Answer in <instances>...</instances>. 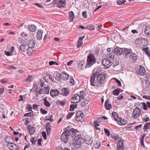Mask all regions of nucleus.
I'll list each match as a JSON object with an SVG mask.
<instances>
[{
	"instance_id": "obj_1",
	"label": "nucleus",
	"mask_w": 150,
	"mask_h": 150,
	"mask_svg": "<svg viewBox=\"0 0 150 150\" xmlns=\"http://www.w3.org/2000/svg\"><path fill=\"white\" fill-rule=\"evenodd\" d=\"M106 77L105 74L100 73L99 71H96L93 74L91 77V85L93 86H101Z\"/></svg>"
},
{
	"instance_id": "obj_2",
	"label": "nucleus",
	"mask_w": 150,
	"mask_h": 150,
	"mask_svg": "<svg viewBox=\"0 0 150 150\" xmlns=\"http://www.w3.org/2000/svg\"><path fill=\"white\" fill-rule=\"evenodd\" d=\"M46 83L44 80L41 79H39L37 82H35L34 83L33 88V89L30 90V91H34L36 92H37L38 88L40 89V88H43L47 86Z\"/></svg>"
},
{
	"instance_id": "obj_3",
	"label": "nucleus",
	"mask_w": 150,
	"mask_h": 150,
	"mask_svg": "<svg viewBox=\"0 0 150 150\" xmlns=\"http://www.w3.org/2000/svg\"><path fill=\"white\" fill-rule=\"evenodd\" d=\"M135 43L137 47L142 49L146 47L148 44L147 40L142 38H139L136 40Z\"/></svg>"
},
{
	"instance_id": "obj_4",
	"label": "nucleus",
	"mask_w": 150,
	"mask_h": 150,
	"mask_svg": "<svg viewBox=\"0 0 150 150\" xmlns=\"http://www.w3.org/2000/svg\"><path fill=\"white\" fill-rule=\"evenodd\" d=\"M96 62V60L94 55L91 54H89L87 57V63L85 68L91 67Z\"/></svg>"
},
{
	"instance_id": "obj_5",
	"label": "nucleus",
	"mask_w": 150,
	"mask_h": 150,
	"mask_svg": "<svg viewBox=\"0 0 150 150\" xmlns=\"http://www.w3.org/2000/svg\"><path fill=\"white\" fill-rule=\"evenodd\" d=\"M69 129V127L64 128V132L61 136V140L64 143H66L67 142L68 139L69 137L68 134V133H67V131H68Z\"/></svg>"
},
{
	"instance_id": "obj_6",
	"label": "nucleus",
	"mask_w": 150,
	"mask_h": 150,
	"mask_svg": "<svg viewBox=\"0 0 150 150\" xmlns=\"http://www.w3.org/2000/svg\"><path fill=\"white\" fill-rule=\"evenodd\" d=\"M66 0H54L53 2L54 4H56L57 6L61 8L64 7L66 4Z\"/></svg>"
},
{
	"instance_id": "obj_7",
	"label": "nucleus",
	"mask_w": 150,
	"mask_h": 150,
	"mask_svg": "<svg viewBox=\"0 0 150 150\" xmlns=\"http://www.w3.org/2000/svg\"><path fill=\"white\" fill-rule=\"evenodd\" d=\"M141 114L140 109L138 107L134 109L132 114V117L134 119H137Z\"/></svg>"
},
{
	"instance_id": "obj_8",
	"label": "nucleus",
	"mask_w": 150,
	"mask_h": 150,
	"mask_svg": "<svg viewBox=\"0 0 150 150\" xmlns=\"http://www.w3.org/2000/svg\"><path fill=\"white\" fill-rule=\"evenodd\" d=\"M136 72L138 74L142 76H144L146 73L144 68L141 65L138 66L136 68Z\"/></svg>"
},
{
	"instance_id": "obj_9",
	"label": "nucleus",
	"mask_w": 150,
	"mask_h": 150,
	"mask_svg": "<svg viewBox=\"0 0 150 150\" xmlns=\"http://www.w3.org/2000/svg\"><path fill=\"white\" fill-rule=\"evenodd\" d=\"M50 88L49 86H47L43 88H40V90L38 91L39 94H48L49 93Z\"/></svg>"
},
{
	"instance_id": "obj_10",
	"label": "nucleus",
	"mask_w": 150,
	"mask_h": 150,
	"mask_svg": "<svg viewBox=\"0 0 150 150\" xmlns=\"http://www.w3.org/2000/svg\"><path fill=\"white\" fill-rule=\"evenodd\" d=\"M67 127L69 128V129L67 131V133L69 137H72L76 134V133L78 132V130L75 129L73 128H70L69 126H68Z\"/></svg>"
},
{
	"instance_id": "obj_11",
	"label": "nucleus",
	"mask_w": 150,
	"mask_h": 150,
	"mask_svg": "<svg viewBox=\"0 0 150 150\" xmlns=\"http://www.w3.org/2000/svg\"><path fill=\"white\" fill-rule=\"evenodd\" d=\"M102 63L106 69L108 68L112 64L111 62L107 58H105L103 59Z\"/></svg>"
},
{
	"instance_id": "obj_12",
	"label": "nucleus",
	"mask_w": 150,
	"mask_h": 150,
	"mask_svg": "<svg viewBox=\"0 0 150 150\" xmlns=\"http://www.w3.org/2000/svg\"><path fill=\"white\" fill-rule=\"evenodd\" d=\"M79 95L75 94L71 99V103H72L76 104L78 103L81 99Z\"/></svg>"
},
{
	"instance_id": "obj_13",
	"label": "nucleus",
	"mask_w": 150,
	"mask_h": 150,
	"mask_svg": "<svg viewBox=\"0 0 150 150\" xmlns=\"http://www.w3.org/2000/svg\"><path fill=\"white\" fill-rule=\"evenodd\" d=\"M76 144L80 145L83 142V139L81 138V135H78L76 136L75 137Z\"/></svg>"
},
{
	"instance_id": "obj_14",
	"label": "nucleus",
	"mask_w": 150,
	"mask_h": 150,
	"mask_svg": "<svg viewBox=\"0 0 150 150\" xmlns=\"http://www.w3.org/2000/svg\"><path fill=\"white\" fill-rule=\"evenodd\" d=\"M138 57L136 54L132 53L130 54L128 59L131 62H134L136 60Z\"/></svg>"
},
{
	"instance_id": "obj_15",
	"label": "nucleus",
	"mask_w": 150,
	"mask_h": 150,
	"mask_svg": "<svg viewBox=\"0 0 150 150\" xmlns=\"http://www.w3.org/2000/svg\"><path fill=\"white\" fill-rule=\"evenodd\" d=\"M123 49L119 47H117L114 51V53L115 54L118 55H120L123 53Z\"/></svg>"
},
{
	"instance_id": "obj_16",
	"label": "nucleus",
	"mask_w": 150,
	"mask_h": 150,
	"mask_svg": "<svg viewBox=\"0 0 150 150\" xmlns=\"http://www.w3.org/2000/svg\"><path fill=\"white\" fill-rule=\"evenodd\" d=\"M123 50V52L124 54L125 55V57L128 59L130 54L132 53L131 52L132 50L130 49L124 48Z\"/></svg>"
},
{
	"instance_id": "obj_17",
	"label": "nucleus",
	"mask_w": 150,
	"mask_h": 150,
	"mask_svg": "<svg viewBox=\"0 0 150 150\" xmlns=\"http://www.w3.org/2000/svg\"><path fill=\"white\" fill-rule=\"evenodd\" d=\"M7 146L11 150H17L18 149V146L14 143L7 144Z\"/></svg>"
},
{
	"instance_id": "obj_18",
	"label": "nucleus",
	"mask_w": 150,
	"mask_h": 150,
	"mask_svg": "<svg viewBox=\"0 0 150 150\" xmlns=\"http://www.w3.org/2000/svg\"><path fill=\"white\" fill-rule=\"evenodd\" d=\"M83 113L81 111L77 112L76 115V120L77 121H79L82 120L83 117Z\"/></svg>"
},
{
	"instance_id": "obj_19",
	"label": "nucleus",
	"mask_w": 150,
	"mask_h": 150,
	"mask_svg": "<svg viewBox=\"0 0 150 150\" xmlns=\"http://www.w3.org/2000/svg\"><path fill=\"white\" fill-rule=\"evenodd\" d=\"M124 141L123 140L118 141V143L117 145V148L118 150H123L124 149L125 145L124 144Z\"/></svg>"
},
{
	"instance_id": "obj_20",
	"label": "nucleus",
	"mask_w": 150,
	"mask_h": 150,
	"mask_svg": "<svg viewBox=\"0 0 150 150\" xmlns=\"http://www.w3.org/2000/svg\"><path fill=\"white\" fill-rule=\"evenodd\" d=\"M59 91L57 89H52L50 90V94L53 98H54L58 95Z\"/></svg>"
},
{
	"instance_id": "obj_21",
	"label": "nucleus",
	"mask_w": 150,
	"mask_h": 150,
	"mask_svg": "<svg viewBox=\"0 0 150 150\" xmlns=\"http://www.w3.org/2000/svg\"><path fill=\"white\" fill-rule=\"evenodd\" d=\"M27 47L29 48H33L35 46V41L33 40H28V41Z\"/></svg>"
},
{
	"instance_id": "obj_22",
	"label": "nucleus",
	"mask_w": 150,
	"mask_h": 150,
	"mask_svg": "<svg viewBox=\"0 0 150 150\" xmlns=\"http://www.w3.org/2000/svg\"><path fill=\"white\" fill-rule=\"evenodd\" d=\"M5 141L8 143V144L13 143L14 142V139L10 136H6L5 139Z\"/></svg>"
},
{
	"instance_id": "obj_23",
	"label": "nucleus",
	"mask_w": 150,
	"mask_h": 150,
	"mask_svg": "<svg viewBox=\"0 0 150 150\" xmlns=\"http://www.w3.org/2000/svg\"><path fill=\"white\" fill-rule=\"evenodd\" d=\"M142 50L145 52V54L149 57H150V50L149 48L147 46L142 48Z\"/></svg>"
},
{
	"instance_id": "obj_24",
	"label": "nucleus",
	"mask_w": 150,
	"mask_h": 150,
	"mask_svg": "<svg viewBox=\"0 0 150 150\" xmlns=\"http://www.w3.org/2000/svg\"><path fill=\"white\" fill-rule=\"evenodd\" d=\"M81 107H83L86 105L88 103V100L86 98L81 99Z\"/></svg>"
},
{
	"instance_id": "obj_25",
	"label": "nucleus",
	"mask_w": 150,
	"mask_h": 150,
	"mask_svg": "<svg viewBox=\"0 0 150 150\" xmlns=\"http://www.w3.org/2000/svg\"><path fill=\"white\" fill-rule=\"evenodd\" d=\"M19 40L20 42L21 45H23V46L27 47V42H28V40L27 39H26L25 40H23V39L21 38Z\"/></svg>"
},
{
	"instance_id": "obj_26",
	"label": "nucleus",
	"mask_w": 150,
	"mask_h": 150,
	"mask_svg": "<svg viewBox=\"0 0 150 150\" xmlns=\"http://www.w3.org/2000/svg\"><path fill=\"white\" fill-rule=\"evenodd\" d=\"M69 92L66 88H63L61 90V94L64 96H67L69 94Z\"/></svg>"
},
{
	"instance_id": "obj_27",
	"label": "nucleus",
	"mask_w": 150,
	"mask_h": 150,
	"mask_svg": "<svg viewBox=\"0 0 150 150\" xmlns=\"http://www.w3.org/2000/svg\"><path fill=\"white\" fill-rule=\"evenodd\" d=\"M147 105L146 103H142V106L143 108V109L144 110H146L147 107L150 108V103L149 102H147Z\"/></svg>"
},
{
	"instance_id": "obj_28",
	"label": "nucleus",
	"mask_w": 150,
	"mask_h": 150,
	"mask_svg": "<svg viewBox=\"0 0 150 150\" xmlns=\"http://www.w3.org/2000/svg\"><path fill=\"white\" fill-rule=\"evenodd\" d=\"M28 129L31 135L33 134L35 131V128L34 127H32L31 126L28 125Z\"/></svg>"
},
{
	"instance_id": "obj_29",
	"label": "nucleus",
	"mask_w": 150,
	"mask_h": 150,
	"mask_svg": "<svg viewBox=\"0 0 150 150\" xmlns=\"http://www.w3.org/2000/svg\"><path fill=\"white\" fill-rule=\"evenodd\" d=\"M45 128L47 134H48L50 132L51 130V126L49 122H47L45 125Z\"/></svg>"
},
{
	"instance_id": "obj_30",
	"label": "nucleus",
	"mask_w": 150,
	"mask_h": 150,
	"mask_svg": "<svg viewBox=\"0 0 150 150\" xmlns=\"http://www.w3.org/2000/svg\"><path fill=\"white\" fill-rule=\"evenodd\" d=\"M69 19L70 22H71L73 21V19L75 17V15L72 11L69 12Z\"/></svg>"
},
{
	"instance_id": "obj_31",
	"label": "nucleus",
	"mask_w": 150,
	"mask_h": 150,
	"mask_svg": "<svg viewBox=\"0 0 150 150\" xmlns=\"http://www.w3.org/2000/svg\"><path fill=\"white\" fill-rule=\"evenodd\" d=\"M42 32L39 30H38L37 33V38L38 40H41L42 38Z\"/></svg>"
},
{
	"instance_id": "obj_32",
	"label": "nucleus",
	"mask_w": 150,
	"mask_h": 150,
	"mask_svg": "<svg viewBox=\"0 0 150 150\" xmlns=\"http://www.w3.org/2000/svg\"><path fill=\"white\" fill-rule=\"evenodd\" d=\"M85 36H83L82 37H80L79 38L78 41V43L77 45V47H79L82 45L83 43V39L84 38Z\"/></svg>"
},
{
	"instance_id": "obj_33",
	"label": "nucleus",
	"mask_w": 150,
	"mask_h": 150,
	"mask_svg": "<svg viewBox=\"0 0 150 150\" xmlns=\"http://www.w3.org/2000/svg\"><path fill=\"white\" fill-rule=\"evenodd\" d=\"M61 76L63 80H66L68 79L69 77V75L66 73H62L61 74Z\"/></svg>"
},
{
	"instance_id": "obj_34",
	"label": "nucleus",
	"mask_w": 150,
	"mask_h": 150,
	"mask_svg": "<svg viewBox=\"0 0 150 150\" xmlns=\"http://www.w3.org/2000/svg\"><path fill=\"white\" fill-rule=\"evenodd\" d=\"M109 101L108 100H106L105 103V106L106 109L107 110H110L112 108L111 105L108 102Z\"/></svg>"
},
{
	"instance_id": "obj_35",
	"label": "nucleus",
	"mask_w": 150,
	"mask_h": 150,
	"mask_svg": "<svg viewBox=\"0 0 150 150\" xmlns=\"http://www.w3.org/2000/svg\"><path fill=\"white\" fill-rule=\"evenodd\" d=\"M117 121L120 122L119 124L120 125H124L127 123V121L124 119L122 120L121 117H119Z\"/></svg>"
},
{
	"instance_id": "obj_36",
	"label": "nucleus",
	"mask_w": 150,
	"mask_h": 150,
	"mask_svg": "<svg viewBox=\"0 0 150 150\" xmlns=\"http://www.w3.org/2000/svg\"><path fill=\"white\" fill-rule=\"evenodd\" d=\"M86 95L85 91H80L79 95V97L80 98V99L81 100V99L86 98H85Z\"/></svg>"
},
{
	"instance_id": "obj_37",
	"label": "nucleus",
	"mask_w": 150,
	"mask_h": 150,
	"mask_svg": "<svg viewBox=\"0 0 150 150\" xmlns=\"http://www.w3.org/2000/svg\"><path fill=\"white\" fill-rule=\"evenodd\" d=\"M28 29L30 31L32 32L35 31L36 29L35 25H33L29 26Z\"/></svg>"
},
{
	"instance_id": "obj_38",
	"label": "nucleus",
	"mask_w": 150,
	"mask_h": 150,
	"mask_svg": "<svg viewBox=\"0 0 150 150\" xmlns=\"http://www.w3.org/2000/svg\"><path fill=\"white\" fill-rule=\"evenodd\" d=\"M112 116L114 118L115 120L117 121L118 120L119 118L118 115L116 112H113L112 113Z\"/></svg>"
},
{
	"instance_id": "obj_39",
	"label": "nucleus",
	"mask_w": 150,
	"mask_h": 150,
	"mask_svg": "<svg viewBox=\"0 0 150 150\" xmlns=\"http://www.w3.org/2000/svg\"><path fill=\"white\" fill-rule=\"evenodd\" d=\"M61 75L60 74H57V75H56V76L54 77L55 80L54 81H60L61 80Z\"/></svg>"
},
{
	"instance_id": "obj_40",
	"label": "nucleus",
	"mask_w": 150,
	"mask_h": 150,
	"mask_svg": "<svg viewBox=\"0 0 150 150\" xmlns=\"http://www.w3.org/2000/svg\"><path fill=\"white\" fill-rule=\"evenodd\" d=\"M120 91V89H115L113 91L112 94L115 96H117L119 94Z\"/></svg>"
},
{
	"instance_id": "obj_41",
	"label": "nucleus",
	"mask_w": 150,
	"mask_h": 150,
	"mask_svg": "<svg viewBox=\"0 0 150 150\" xmlns=\"http://www.w3.org/2000/svg\"><path fill=\"white\" fill-rule=\"evenodd\" d=\"M84 63V61L81 60L79 62L78 64V68L80 69L81 70L82 67Z\"/></svg>"
},
{
	"instance_id": "obj_42",
	"label": "nucleus",
	"mask_w": 150,
	"mask_h": 150,
	"mask_svg": "<svg viewBox=\"0 0 150 150\" xmlns=\"http://www.w3.org/2000/svg\"><path fill=\"white\" fill-rule=\"evenodd\" d=\"M144 32L147 35L150 36V26H148L146 28Z\"/></svg>"
},
{
	"instance_id": "obj_43",
	"label": "nucleus",
	"mask_w": 150,
	"mask_h": 150,
	"mask_svg": "<svg viewBox=\"0 0 150 150\" xmlns=\"http://www.w3.org/2000/svg\"><path fill=\"white\" fill-rule=\"evenodd\" d=\"M33 48L28 47L27 50V52L28 54L29 55H31L33 53L34 50H33Z\"/></svg>"
},
{
	"instance_id": "obj_44",
	"label": "nucleus",
	"mask_w": 150,
	"mask_h": 150,
	"mask_svg": "<svg viewBox=\"0 0 150 150\" xmlns=\"http://www.w3.org/2000/svg\"><path fill=\"white\" fill-rule=\"evenodd\" d=\"M90 13L89 11L87 12L86 11H83L82 13V16L83 17L85 18H87L88 14L90 15Z\"/></svg>"
},
{
	"instance_id": "obj_45",
	"label": "nucleus",
	"mask_w": 150,
	"mask_h": 150,
	"mask_svg": "<svg viewBox=\"0 0 150 150\" xmlns=\"http://www.w3.org/2000/svg\"><path fill=\"white\" fill-rule=\"evenodd\" d=\"M44 102L43 103L44 105L47 107H49L50 106V103L47 100V98H45L44 99Z\"/></svg>"
},
{
	"instance_id": "obj_46",
	"label": "nucleus",
	"mask_w": 150,
	"mask_h": 150,
	"mask_svg": "<svg viewBox=\"0 0 150 150\" xmlns=\"http://www.w3.org/2000/svg\"><path fill=\"white\" fill-rule=\"evenodd\" d=\"M34 116V114L33 113V112L25 113L24 115V116L25 117H33Z\"/></svg>"
},
{
	"instance_id": "obj_47",
	"label": "nucleus",
	"mask_w": 150,
	"mask_h": 150,
	"mask_svg": "<svg viewBox=\"0 0 150 150\" xmlns=\"http://www.w3.org/2000/svg\"><path fill=\"white\" fill-rule=\"evenodd\" d=\"M53 117L52 115H49L48 116H47L46 117V120L50 121V122H52L53 120V119H52Z\"/></svg>"
},
{
	"instance_id": "obj_48",
	"label": "nucleus",
	"mask_w": 150,
	"mask_h": 150,
	"mask_svg": "<svg viewBox=\"0 0 150 150\" xmlns=\"http://www.w3.org/2000/svg\"><path fill=\"white\" fill-rule=\"evenodd\" d=\"M86 141L87 144H90L92 143L93 139L89 137L88 138L86 139Z\"/></svg>"
},
{
	"instance_id": "obj_49",
	"label": "nucleus",
	"mask_w": 150,
	"mask_h": 150,
	"mask_svg": "<svg viewBox=\"0 0 150 150\" xmlns=\"http://www.w3.org/2000/svg\"><path fill=\"white\" fill-rule=\"evenodd\" d=\"M26 47L27 46L21 45L20 48L21 51L22 52H25L26 49Z\"/></svg>"
},
{
	"instance_id": "obj_50",
	"label": "nucleus",
	"mask_w": 150,
	"mask_h": 150,
	"mask_svg": "<svg viewBox=\"0 0 150 150\" xmlns=\"http://www.w3.org/2000/svg\"><path fill=\"white\" fill-rule=\"evenodd\" d=\"M77 106L76 104L71 105L70 106V110L71 111H73L75 108H76Z\"/></svg>"
},
{
	"instance_id": "obj_51",
	"label": "nucleus",
	"mask_w": 150,
	"mask_h": 150,
	"mask_svg": "<svg viewBox=\"0 0 150 150\" xmlns=\"http://www.w3.org/2000/svg\"><path fill=\"white\" fill-rule=\"evenodd\" d=\"M126 2L125 0H119L117 2V3L119 5H121L124 4Z\"/></svg>"
},
{
	"instance_id": "obj_52",
	"label": "nucleus",
	"mask_w": 150,
	"mask_h": 150,
	"mask_svg": "<svg viewBox=\"0 0 150 150\" xmlns=\"http://www.w3.org/2000/svg\"><path fill=\"white\" fill-rule=\"evenodd\" d=\"M86 28L90 30H93L95 28L94 27L91 25H88L86 26Z\"/></svg>"
},
{
	"instance_id": "obj_53",
	"label": "nucleus",
	"mask_w": 150,
	"mask_h": 150,
	"mask_svg": "<svg viewBox=\"0 0 150 150\" xmlns=\"http://www.w3.org/2000/svg\"><path fill=\"white\" fill-rule=\"evenodd\" d=\"M144 127L146 129H149L150 128V122H148L146 123L144 125Z\"/></svg>"
},
{
	"instance_id": "obj_54",
	"label": "nucleus",
	"mask_w": 150,
	"mask_h": 150,
	"mask_svg": "<svg viewBox=\"0 0 150 150\" xmlns=\"http://www.w3.org/2000/svg\"><path fill=\"white\" fill-rule=\"evenodd\" d=\"M74 114V112H70L69 113L67 117V119H69Z\"/></svg>"
},
{
	"instance_id": "obj_55",
	"label": "nucleus",
	"mask_w": 150,
	"mask_h": 150,
	"mask_svg": "<svg viewBox=\"0 0 150 150\" xmlns=\"http://www.w3.org/2000/svg\"><path fill=\"white\" fill-rule=\"evenodd\" d=\"M104 130L105 133L106 134H107V136L108 137L109 136L110 134V132L109 130L108 129H107L106 128H105L104 129Z\"/></svg>"
},
{
	"instance_id": "obj_56",
	"label": "nucleus",
	"mask_w": 150,
	"mask_h": 150,
	"mask_svg": "<svg viewBox=\"0 0 150 150\" xmlns=\"http://www.w3.org/2000/svg\"><path fill=\"white\" fill-rule=\"evenodd\" d=\"M49 64L50 65H58V64L55 62L52 61L49 62Z\"/></svg>"
},
{
	"instance_id": "obj_57",
	"label": "nucleus",
	"mask_w": 150,
	"mask_h": 150,
	"mask_svg": "<svg viewBox=\"0 0 150 150\" xmlns=\"http://www.w3.org/2000/svg\"><path fill=\"white\" fill-rule=\"evenodd\" d=\"M70 83L71 84V86H73L74 85L75 83V81H74L73 78H71L70 80Z\"/></svg>"
},
{
	"instance_id": "obj_58",
	"label": "nucleus",
	"mask_w": 150,
	"mask_h": 150,
	"mask_svg": "<svg viewBox=\"0 0 150 150\" xmlns=\"http://www.w3.org/2000/svg\"><path fill=\"white\" fill-rule=\"evenodd\" d=\"M115 79L116 82L118 83V86H121V82L116 78H115Z\"/></svg>"
},
{
	"instance_id": "obj_59",
	"label": "nucleus",
	"mask_w": 150,
	"mask_h": 150,
	"mask_svg": "<svg viewBox=\"0 0 150 150\" xmlns=\"http://www.w3.org/2000/svg\"><path fill=\"white\" fill-rule=\"evenodd\" d=\"M40 111L43 114H45L47 113V111L46 110L43 109L42 108H41L40 109Z\"/></svg>"
},
{
	"instance_id": "obj_60",
	"label": "nucleus",
	"mask_w": 150,
	"mask_h": 150,
	"mask_svg": "<svg viewBox=\"0 0 150 150\" xmlns=\"http://www.w3.org/2000/svg\"><path fill=\"white\" fill-rule=\"evenodd\" d=\"M42 135L44 139H47V137L46 136V133L45 132H43L42 133Z\"/></svg>"
},
{
	"instance_id": "obj_61",
	"label": "nucleus",
	"mask_w": 150,
	"mask_h": 150,
	"mask_svg": "<svg viewBox=\"0 0 150 150\" xmlns=\"http://www.w3.org/2000/svg\"><path fill=\"white\" fill-rule=\"evenodd\" d=\"M48 75V76L49 79H50V80L51 81H54V77H53L51 74H49Z\"/></svg>"
},
{
	"instance_id": "obj_62",
	"label": "nucleus",
	"mask_w": 150,
	"mask_h": 150,
	"mask_svg": "<svg viewBox=\"0 0 150 150\" xmlns=\"http://www.w3.org/2000/svg\"><path fill=\"white\" fill-rule=\"evenodd\" d=\"M112 138L114 139L115 141H118L120 138L118 136H114L112 137Z\"/></svg>"
},
{
	"instance_id": "obj_63",
	"label": "nucleus",
	"mask_w": 150,
	"mask_h": 150,
	"mask_svg": "<svg viewBox=\"0 0 150 150\" xmlns=\"http://www.w3.org/2000/svg\"><path fill=\"white\" fill-rule=\"evenodd\" d=\"M142 126V124L139 125H138L137 126L135 127V129L136 130H139L140 129H141Z\"/></svg>"
},
{
	"instance_id": "obj_64",
	"label": "nucleus",
	"mask_w": 150,
	"mask_h": 150,
	"mask_svg": "<svg viewBox=\"0 0 150 150\" xmlns=\"http://www.w3.org/2000/svg\"><path fill=\"white\" fill-rule=\"evenodd\" d=\"M5 54L6 55L8 56H11L12 55V53L10 52H6V51H5Z\"/></svg>"
}]
</instances>
